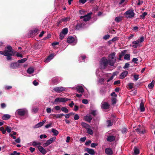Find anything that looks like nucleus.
Instances as JSON below:
<instances>
[{"instance_id": "obj_1", "label": "nucleus", "mask_w": 155, "mask_h": 155, "mask_svg": "<svg viewBox=\"0 0 155 155\" xmlns=\"http://www.w3.org/2000/svg\"><path fill=\"white\" fill-rule=\"evenodd\" d=\"M115 53H113L110 54L108 57V60L105 57H103L101 58L100 61V65L101 68L105 69L108 65V64L113 66L116 62Z\"/></svg>"}, {"instance_id": "obj_2", "label": "nucleus", "mask_w": 155, "mask_h": 155, "mask_svg": "<svg viewBox=\"0 0 155 155\" xmlns=\"http://www.w3.org/2000/svg\"><path fill=\"white\" fill-rule=\"evenodd\" d=\"M12 48L11 46H8L4 51H0V54H2L6 56V59L8 60H12V56L13 55V52L12 51Z\"/></svg>"}, {"instance_id": "obj_3", "label": "nucleus", "mask_w": 155, "mask_h": 155, "mask_svg": "<svg viewBox=\"0 0 155 155\" xmlns=\"http://www.w3.org/2000/svg\"><path fill=\"white\" fill-rule=\"evenodd\" d=\"M91 12L87 14V15L84 16H82L80 17L81 23L78 25L77 26L79 25L81 27H84L85 24V22L88 21L91 17Z\"/></svg>"}, {"instance_id": "obj_4", "label": "nucleus", "mask_w": 155, "mask_h": 155, "mask_svg": "<svg viewBox=\"0 0 155 155\" xmlns=\"http://www.w3.org/2000/svg\"><path fill=\"white\" fill-rule=\"evenodd\" d=\"M144 38L143 36L140 37L137 40L134 41L132 42L131 46L135 48H137L138 46H141V44L144 41Z\"/></svg>"}, {"instance_id": "obj_5", "label": "nucleus", "mask_w": 155, "mask_h": 155, "mask_svg": "<svg viewBox=\"0 0 155 155\" xmlns=\"http://www.w3.org/2000/svg\"><path fill=\"white\" fill-rule=\"evenodd\" d=\"M135 15L133 10L130 9L125 12L124 15L127 18H132L134 17Z\"/></svg>"}, {"instance_id": "obj_6", "label": "nucleus", "mask_w": 155, "mask_h": 155, "mask_svg": "<svg viewBox=\"0 0 155 155\" xmlns=\"http://www.w3.org/2000/svg\"><path fill=\"white\" fill-rule=\"evenodd\" d=\"M15 114L20 116H24L28 114V110L26 108H22L17 110Z\"/></svg>"}, {"instance_id": "obj_7", "label": "nucleus", "mask_w": 155, "mask_h": 155, "mask_svg": "<svg viewBox=\"0 0 155 155\" xmlns=\"http://www.w3.org/2000/svg\"><path fill=\"white\" fill-rule=\"evenodd\" d=\"M68 43L72 44V45H74L76 44L77 42V39L76 37L72 36L69 37L67 40Z\"/></svg>"}, {"instance_id": "obj_8", "label": "nucleus", "mask_w": 155, "mask_h": 155, "mask_svg": "<svg viewBox=\"0 0 155 155\" xmlns=\"http://www.w3.org/2000/svg\"><path fill=\"white\" fill-rule=\"evenodd\" d=\"M69 100H70V99L67 98L57 97L55 99L54 103L56 104L58 103L61 102H64Z\"/></svg>"}, {"instance_id": "obj_9", "label": "nucleus", "mask_w": 155, "mask_h": 155, "mask_svg": "<svg viewBox=\"0 0 155 155\" xmlns=\"http://www.w3.org/2000/svg\"><path fill=\"white\" fill-rule=\"evenodd\" d=\"M66 88L62 87H56L53 88V90L57 93H61L65 91Z\"/></svg>"}, {"instance_id": "obj_10", "label": "nucleus", "mask_w": 155, "mask_h": 155, "mask_svg": "<svg viewBox=\"0 0 155 155\" xmlns=\"http://www.w3.org/2000/svg\"><path fill=\"white\" fill-rule=\"evenodd\" d=\"M56 137H53L50 138L49 139L47 140L46 142L43 144V146L44 147H46L51 144L53 142L55 141Z\"/></svg>"}, {"instance_id": "obj_11", "label": "nucleus", "mask_w": 155, "mask_h": 155, "mask_svg": "<svg viewBox=\"0 0 155 155\" xmlns=\"http://www.w3.org/2000/svg\"><path fill=\"white\" fill-rule=\"evenodd\" d=\"M109 106V105L107 102H102L101 104V108L103 109H108Z\"/></svg>"}, {"instance_id": "obj_12", "label": "nucleus", "mask_w": 155, "mask_h": 155, "mask_svg": "<svg viewBox=\"0 0 155 155\" xmlns=\"http://www.w3.org/2000/svg\"><path fill=\"white\" fill-rule=\"evenodd\" d=\"M38 149L39 151L43 154H45L47 152L46 150L44 148L41 146H38Z\"/></svg>"}, {"instance_id": "obj_13", "label": "nucleus", "mask_w": 155, "mask_h": 155, "mask_svg": "<svg viewBox=\"0 0 155 155\" xmlns=\"http://www.w3.org/2000/svg\"><path fill=\"white\" fill-rule=\"evenodd\" d=\"M85 151H87L88 153L91 155H94L95 153V152L93 149L86 148L85 149Z\"/></svg>"}, {"instance_id": "obj_14", "label": "nucleus", "mask_w": 155, "mask_h": 155, "mask_svg": "<svg viewBox=\"0 0 155 155\" xmlns=\"http://www.w3.org/2000/svg\"><path fill=\"white\" fill-rule=\"evenodd\" d=\"M140 111L141 112H143L145 110V108L143 104V100H141L140 105Z\"/></svg>"}, {"instance_id": "obj_15", "label": "nucleus", "mask_w": 155, "mask_h": 155, "mask_svg": "<svg viewBox=\"0 0 155 155\" xmlns=\"http://www.w3.org/2000/svg\"><path fill=\"white\" fill-rule=\"evenodd\" d=\"M45 120H44L42 122H39L36 124L34 126V128H38L42 126L46 122Z\"/></svg>"}, {"instance_id": "obj_16", "label": "nucleus", "mask_w": 155, "mask_h": 155, "mask_svg": "<svg viewBox=\"0 0 155 155\" xmlns=\"http://www.w3.org/2000/svg\"><path fill=\"white\" fill-rule=\"evenodd\" d=\"M76 89L79 93H83L84 91V90L81 86L78 85L76 87Z\"/></svg>"}, {"instance_id": "obj_17", "label": "nucleus", "mask_w": 155, "mask_h": 155, "mask_svg": "<svg viewBox=\"0 0 155 155\" xmlns=\"http://www.w3.org/2000/svg\"><path fill=\"white\" fill-rule=\"evenodd\" d=\"M19 66V64L17 63H13L11 64L10 67L12 69H16Z\"/></svg>"}, {"instance_id": "obj_18", "label": "nucleus", "mask_w": 155, "mask_h": 155, "mask_svg": "<svg viewBox=\"0 0 155 155\" xmlns=\"http://www.w3.org/2000/svg\"><path fill=\"white\" fill-rule=\"evenodd\" d=\"M92 118L91 116L89 114H87L84 117V119L85 120L89 122H91Z\"/></svg>"}, {"instance_id": "obj_19", "label": "nucleus", "mask_w": 155, "mask_h": 155, "mask_svg": "<svg viewBox=\"0 0 155 155\" xmlns=\"http://www.w3.org/2000/svg\"><path fill=\"white\" fill-rule=\"evenodd\" d=\"M128 72L127 71H125L122 72L120 76V79H123L126 77L127 75Z\"/></svg>"}, {"instance_id": "obj_20", "label": "nucleus", "mask_w": 155, "mask_h": 155, "mask_svg": "<svg viewBox=\"0 0 155 155\" xmlns=\"http://www.w3.org/2000/svg\"><path fill=\"white\" fill-rule=\"evenodd\" d=\"M54 56L53 54H51L44 61V62L47 63H48L53 58Z\"/></svg>"}, {"instance_id": "obj_21", "label": "nucleus", "mask_w": 155, "mask_h": 155, "mask_svg": "<svg viewBox=\"0 0 155 155\" xmlns=\"http://www.w3.org/2000/svg\"><path fill=\"white\" fill-rule=\"evenodd\" d=\"M105 153L108 155H111L113 153V151L110 148H107L105 150Z\"/></svg>"}, {"instance_id": "obj_22", "label": "nucleus", "mask_w": 155, "mask_h": 155, "mask_svg": "<svg viewBox=\"0 0 155 155\" xmlns=\"http://www.w3.org/2000/svg\"><path fill=\"white\" fill-rule=\"evenodd\" d=\"M115 139V137L113 136H110L107 138V140L108 141L112 142L114 141Z\"/></svg>"}, {"instance_id": "obj_23", "label": "nucleus", "mask_w": 155, "mask_h": 155, "mask_svg": "<svg viewBox=\"0 0 155 155\" xmlns=\"http://www.w3.org/2000/svg\"><path fill=\"white\" fill-rule=\"evenodd\" d=\"M52 81L55 84H57L60 82V80H59V79L58 78L55 77L53 78L52 79Z\"/></svg>"}, {"instance_id": "obj_24", "label": "nucleus", "mask_w": 155, "mask_h": 155, "mask_svg": "<svg viewBox=\"0 0 155 155\" xmlns=\"http://www.w3.org/2000/svg\"><path fill=\"white\" fill-rule=\"evenodd\" d=\"M136 131L140 134H143L145 132V130H141L139 128H137L135 130Z\"/></svg>"}, {"instance_id": "obj_25", "label": "nucleus", "mask_w": 155, "mask_h": 155, "mask_svg": "<svg viewBox=\"0 0 155 155\" xmlns=\"http://www.w3.org/2000/svg\"><path fill=\"white\" fill-rule=\"evenodd\" d=\"M64 114H54L53 115L54 117H55L56 118H60L64 116Z\"/></svg>"}, {"instance_id": "obj_26", "label": "nucleus", "mask_w": 155, "mask_h": 155, "mask_svg": "<svg viewBox=\"0 0 155 155\" xmlns=\"http://www.w3.org/2000/svg\"><path fill=\"white\" fill-rule=\"evenodd\" d=\"M90 128V127H88L86 129L87 132L90 135H92L94 133L93 131Z\"/></svg>"}, {"instance_id": "obj_27", "label": "nucleus", "mask_w": 155, "mask_h": 155, "mask_svg": "<svg viewBox=\"0 0 155 155\" xmlns=\"http://www.w3.org/2000/svg\"><path fill=\"white\" fill-rule=\"evenodd\" d=\"M155 83V81L153 80L148 85V88L150 89H152L153 88Z\"/></svg>"}, {"instance_id": "obj_28", "label": "nucleus", "mask_w": 155, "mask_h": 155, "mask_svg": "<svg viewBox=\"0 0 155 155\" xmlns=\"http://www.w3.org/2000/svg\"><path fill=\"white\" fill-rule=\"evenodd\" d=\"M122 19V16H118L116 17L115 19V21L116 22L118 23L121 21Z\"/></svg>"}, {"instance_id": "obj_29", "label": "nucleus", "mask_w": 155, "mask_h": 155, "mask_svg": "<svg viewBox=\"0 0 155 155\" xmlns=\"http://www.w3.org/2000/svg\"><path fill=\"white\" fill-rule=\"evenodd\" d=\"M10 117V116L8 114H5L2 117V119L4 120H7Z\"/></svg>"}, {"instance_id": "obj_30", "label": "nucleus", "mask_w": 155, "mask_h": 155, "mask_svg": "<svg viewBox=\"0 0 155 155\" xmlns=\"http://www.w3.org/2000/svg\"><path fill=\"white\" fill-rule=\"evenodd\" d=\"M81 125L82 127H83L85 128L86 129H87L88 127H91L90 125L84 122L81 123Z\"/></svg>"}, {"instance_id": "obj_31", "label": "nucleus", "mask_w": 155, "mask_h": 155, "mask_svg": "<svg viewBox=\"0 0 155 155\" xmlns=\"http://www.w3.org/2000/svg\"><path fill=\"white\" fill-rule=\"evenodd\" d=\"M139 150L136 147H135L134 148V153L133 155H136L139 153Z\"/></svg>"}, {"instance_id": "obj_32", "label": "nucleus", "mask_w": 155, "mask_h": 155, "mask_svg": "<svg viewBox=\"0 0 155 155\" xmlns=\"http://www.w3.org/2000/svg\"><path fill=\"white\" fill-rule=\"evenodd\" d=\"M51 131L55 136H57L59 133L58 130L53 128L52 129Z\"/></svg>"}, {"instance_id": "obj_33", "label": "nucleus", "mask_w": 155, "mask_h": 155, "mask_svg": "<svg viewBox=\"0 0 155 155\" xmlns=\"http://www.w3.org/2000/svg\"><path fill=\"white\" fill-rule=\"evenodd\" d=\"M27 71L28 73L31 74L34 72V70L33 68H30L28 69L27 70Z\"/></svg>"}, {"instance_id": "obj_34", "label": "nucleus", "mask_w": 155, "mask_h": 155, "mask_svg": "<svg viewBox=\"0 0 155 155\" xmlns=\"http://www.w3.org/2000/svg\"><path fill=\"white\" fill-rule=\"evenodd\" d=\"M41 144V143L38 141H34L32 142V144L33 146H36L38 145H40Z\"/></svg>"}, {"instance_id": "obj_35", "label": "nucleus", "mask_w": 155, "mask_h": 155, "mask_svg": "<svg viewBox=\"0 0 155 155\" xmlns=\"http://www.w3.org/2000/svg\"><path fill=\"white\" fill-rule=\"evenodd\" d=\"M61 32L65 35H66L68 32V29L67 28H64L62 31Z\"/></svg>"}, {"instance_id": "obj_36", "label": "nucleus", "mask_w": 155, "mask_h": 155, "mask_svg": "<svg viewBox=\"0 0 155 155\" xmlns=\"http://www.w3.org/2000/svg\"><path fill=\"white\" fill-rule=\"evenodd\" d=\"M90 114L93 116H95L97 114V111L96 110H91V111Z\"/></svg>"}, {"instance_id": "obj_37", "label": "nucleus", "mask_w": 155, "mask_h": 155, "mask_svg": "<svg viewBox=\"0 0 155 155\" xmlns=\"http://www.w3.org/2000/svg\"><path fill=\"white\" fill-rule=\"evenodd\" d=\"M27 60L26 58H24L21 60H19L18 61V62L19 63H23L25 62Z\"/></svg>"}, {"instance_id": "obj_38", "label": "nucleus", "mask_w": 155, "mask_h": 155, "mask_svg": "<svg viewBox=\"0 0 155 155\" xmlns=\"http://www.w3.org/2000/svg\"><path fill=\"white\" fill-rule=\"evenodd\" d=\"M107 127L111 126L112 125V123L110 120H107Z\"/></svg>"}, {"instance_id": "obj_39", "label": "nucleus", "mask_w": 155, "mask_h": 155, "mask_svg": "<svg viewBox=\"0 0 155 155\" xmlns=\"http://www.w3.org/2000/svg\"><path fill=\"white\" fill-rule=\"evenodd\" d=\"M130 55L129 54H127L124 56V59L125 60H129L130 59Z\"/></svg>"}, {"instance_id": "obj_40", "label": "nucleus", "mask_w": 155, "mask_h": 155, "mask_svg": "<svg viewBox=\"0 0 155 155\" xmlns=\"http://www.w3.org/2000/svg\"><path fill=\"white\" fill-rule=\"evenodd\" d=\"M61 110L64 112L67 113L68 112V110L65 107H62L61 108Z\"/></svg>"}, {"instance_id": "obj_41", "label": "nucleus", "mask_w": 155, "mask_h": 155, "mask_svg": "<svg viewBox=\"0 0 155 155\" xmlns=\"http://www.w3.org/2000/svg\"><path fill=\"white\" fill-rule=\"evenodd\" d=\"M6 130L8 133L11 132V128L8 126H7L5 128Z\"/></svg>"}, {"instance_id": "obj_42", "label": "nucleus", "mask_w": 155, "mask_h": 155, "mask_svg": "<svg viewBox=\"0 0 155 155\" xmlns=\"http://www.w3.org/2000/svg\"><path fill=\"white\" fill-rule=\"evenodd\" d=\"M62 20L64 21H69L70 18L68 17L63 18L62 19Z\"/></svg>"}, {"instance_id": "obj_43", "label": "nucleus", "mask_w": 155, "mask_h": 155, "mask_svg": "<svg viewBox=\"0 0 155 155\" xmlns=\"http://www.w3.org/2000/svg\"><path fill=\"white\" fill-rule=\"evenodd\" d=\"M0 130L2 131L3 134H5L6 133V130H5L4 128L3 127H1L0 128Z\"/></svg>"}, {"instance_id": "obj_44", "label": "nucleus", "mask_w": 155, "mask_h": 155, "mask_svg": "<svg viewBox=\"0 0 155 155\" xmlns=\"http://www.w3.org/2000/svg\"><path fill=\"white\" fill-rule=\"evenodd\" d=\"M65 34L62 33V32H61L60 34V38L61 39H62L64 38V37Z\"/></svg>"}, {"instance_id": "obj_45", "label": "nucleus", "mask_w": 155, "mask_h": 155, "mask_svg": "<svg viewBox=\"0 0 155 155\" xmlns=\"http://www.w3.org/2000/svg\"><path fill=\"white\" fill-rule=\"evenodd\" d=\"M139 75H138L135 74L134 75V80L137 81L139 78Z\"/></svg>"}, {"instance_id": "obj_46", "label": "nucleus", "mask_w": 155, "mask_h": 155, "mask_svg": "<svg viewBox=\"0 0 155 155\" xmlns=\"http://www.w3.org/2000/svg\"><path fill=\"white\" fill-rule=\"evenodd\" d=\"M98 144L95 143H92L91 145V147H95L97 146Z\"/></svg>"}, {"instance_id": "obj_47", "label": "nucleus", "mask_w": 155, "mask_h": 155, "mask_svg": "<svg viewBox=\"0 0 155 155\" xmlns=\"http://www.w3.org/2000/svg\"><path fill=\"white\" fill-rule=\"evenodd\" d=\"M20 153H17L16 151H14V152L11 154V155H20Z\"/></svg>"}, {"instance_id": "obj_48", "label": "nucleus", "mask_w": 155, "mask_h": 155, "mask_svg": "<svg viewBox=\"0 0 155 155\" xmlns=\"http://www.w3.org/2000/svg\"><path fill=\"white\" fill-rule=\"evenodd\" d=\"M82 102L84 104H87L88 103V101L87 99H83L82 100Z\"/></svg>"}, {"instance_id": "obj_49", "label": "nucleus", "mask_w": 155, "mask_h": 155, "mask_svg": "<svg viewBox=\"0 0 155 155\" xmlns=\"http://www.w3.org/2000/svg\"><path fill=\"white\" fill-rule=\"evenodd\" d=\"M52 125V123L51 122H50L49 124H47L45 126V127L47 128H48L50 127Z\"/></svg>"}, {"instance_id": "obj_50", "label": "nucleus", "mask_w": 155, "mask_h": 155, "mask_svg": "<svg viewBox=\"0 0 155 155\" xmlns=\"http://www.w3.org/2000/svg\"><path fill=\"white\" fill-rule=\"evenodd\" d=\"M147 15V13L146 12H144L142 14V15H141V17H142L143 19H144L145 16Z\"/></svg>"}, {"instance_id": "obj_51", "label": "nucleus", "mask_w": 155, "mask_h": 155, "mask_svg": "<svg viewBox=\"0 0 155 155\" xmlns=\"http://www.w3.org/2000/svg\"><path fill=\"white\" fill-rule=\"evenodd\" d=\"M79 118V117L78 114H76L74 115V119L75 120H78Z\"/></svg>"}, {"instance_id": "obj_52", "label": "nucleus", "mask_w": 155, "mask_h": 155, "mask_svg": "<svg viewBox=\"0 0 155 155\" xmlns=\"http://www.w3.org/2000/svg\"><path fill=\"white\" fill-rule=\"evenodd\" d=\"M104 81V79L103 78H100L99 80V82L101 84H103Z\"/></svg>"}, {"instance_id": "obj_53", "label": "nucleus", "mask_w": 155, "mask_h": 155, "mask_svg": "<svg viewBox=\"0 0 155 155\" xmlns=\"http://www.w3.org/2000/svg\"><path fill=\"white\" fill-rule=\"evenodd\" d=\"M38 31V30L37 29H34L32 30V33L33 34H36L37 33Z\"/></svg>"}, {"instance_id": "obj_54", "label": "nucleus", "mask_w": 155, "mask_h": 155, "mask_svg": "<svg viewBox=\"0 0 155 155\" xmlns=\"http://www.w3.org/2000/svg\"><path fill=\"white\" fill-rule=\"evenodd\" d=\"M133 30L134 31H137L139 30L138 27L137 26H134L133 27Z\"/></svg>"}, {"instance_id": "obj_55", "label": "nucleus", "mask_w": 155, "mask_h": 155, "mask_svg": "<svg viewBox=\"0 0 155 155\" xmlns=\"http://www.w3.org/2000/svg\"><path fill=\"white\" fill-rule=\"evenodd\" d=\"M110 37V35H106L104 36L103 37V38L104 39L106 40L109 38Z\"/></svg>"}, {"instance_id": "obj_56", "label": "nucleus", "mask_w": 155, "mask_h": 155, "mask_svg": "<svg viewBox=\"0 0 155 155\" xmlns=\"http://www.w3.org/2000/svg\"><path fill=\"white\" fill-rule=\"evenodd\" d=\"M51 110V108L49 107H48L46 109V111L48 113H50Z\"/></svg>"}, {"instance_id": "obj_57", "label": "nucleus", "mask_w": 155, "mask_h": 155, "mask_svg": "<svg viewBox=\"0 0 155 155\" xmlns=\"http://www.w3.org/2000/svg\"><path fill=\"white\" fill-rule=\"evenodd\" d=\"M91 141L90 140L86 141L85 143V144L87 146L89 145L91 143Z\"/></svg>"}, {"instance_id": "obj_58", "label": "nucleus", "mask_w": 155, "mask_h": 155, "mask_svg": "<svg viewBox=\"0 0 155 155\" xmlns=\"http://www.w3.org/2000/svg\"><path fill=\"white\" fill-rule=\"evenodd\" d=\"M54 108L57 110H59L61 109L60 107L59 106H56Z\"/></svg>"}, {"instance_id": "obj_59", "label": "nucleus", "mask_w": 155, "mask_h": 155, "mask_svg": "<svg viewBox=\"0 0 155 155\" xmlns=\"http://www.w3.org/2000/svg\"><path fill=\"white\" fill-rule=\"evenodd\" d=\"M129 65L130 64L128 63H126L125 64L124 68H128L129 67Z\"/></svg>"}, {"instance_id": "obj_60", "label": "nucleus", "mask_w": 155, "mask_h": 155, "mask_svg": "<svg viewBox=\"0 0 155 155\" xmlns=\"http://www.w3.org/2000/svg\"><path fill=\"white\" fill-rule=\"evenodd\" d=\"M86 137H81L80 138V140L82 142H84L86 140Z\"/></svg>"}, {"instance_id": "obj_61", "label": "nucleus", "mask_w": 155, "mask_h": 155, "mask_svg": "<svg viewBox=\"0 0 155 155\" xmlns=\"http://www.w3.org/2000/svg\"><path fill=\"white\" fill-rule=\"evenodd\" d=\"M138 60L137 58H134L132 59V61L135 63H137V61H138Z\"/></svg>"}, {"instance_id": "obj_62", "label": "nucleus", "mask_w": 155, "mask_h": 155, "mask_svg": "<svg viewBox=\"0 0 155 155\" xmlns=\"http://www.w3.org/2000/svg\"><path fill=\"white\" fill-rule=\"evenodd\" d=\"M33 84L35 86H37L38 85V83L37 82V81L36 80H34L33 82Z\"/></svg>"}, {"instance_id": "obj_63", "label": "nucleus", "mask_w": 155, "mask_h": 155, "mask_svg": "<svg viewBox=\"0 0 155 155\" xmlns=\"http://www.w3.org/2000/svg\"><path fill=\"white\" fill-rule=\"evenodd\" d=\"M127 132V129L126 128H124L122 130V132L123 133H125Z\"/></svg>"}, {"instance_id": "obj_64", "label": "nucleus", "mask_w": 155, "mask_h": 155, "mask_svg": "<svg viewBox=\"0 0 155 155\" xmlns=\"http://www.w3.org/2000/svg\"><path fill=\"white\" fill-rule=\"evenodd\" d=\"M16 56L18 57H20L21 58L23 57V56H22V54H21V53H19L18 52L16 54Z\"/></svg>"}]
</instances>
